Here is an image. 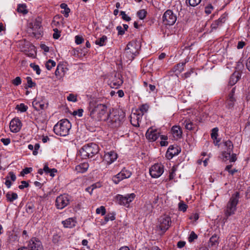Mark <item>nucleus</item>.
Returning <instances> with one entry per match:
<instances>
[{"label": "nucleus", "mask_w": 250, "mask_h": 250, "mask_svg": "<svg viewBox=\"0 0 250 250\" xmlns=\"http://www.w3.org/2000/svg\"><path fill=\"white\" fill-rule=\"evenodd\" d=\"M89 115L95 120H101L107 111V106L104 104H99L95 100L90 101L87 107Z\"/></svg>", "instance_id": "nucleus-1"}, {"label": "nucleus", "mask_w": 250, "mask_h": 250, "mask_svg": "<svg viewBox=\"0 0 250 250\" xmlns=\"http://www.w3.org/2000/svg\"><path fill=\"white\" fill-rule=\"evenodd\" d=\"M125 115L122 112L113 110L108 115L107 119L108 125L112 128L120 126L124 120Z\"/></svg>", "instance_id": "nucleus-2"}, {"label": "nucleus", "mask_w": 250, "mask_h": 250, "mask_svg": "<svg viewBox=\"0 0 250 250\" xmlns=\"http://www.w3.org/2000/svg\"><path fill=\"white\" fill-rule=\"evenodd\" d=\"M239 196L240 194L238 192H235L227 203L224 209L225 215L227 218L235 213L239 202Z\"/></svg>", "instance_id": "nucleus-3"}, {"label": "nucleus", "mask_w": 250, "mask_h": 250, "mask_svg": "<svg viewBox=\"0 0 250 250\" xmlns=\"http://www.w3.org/2000/svg\"><path fill=\"white\" fill-rule=\"evenodd\" d=\"M71 125L67 119L62 120L54 126L55 133L61 136H66L69 134Z\"/></svg>", "instance_id": "nucleus-4"}, {"label": "nucleus", "mask_w": 250, "mask_h": 250, "mask_svg": "<svg viewBox=\"0 0 250 250\" xmlns=\"http://www.w3.org/2000/svg\"><path fill=\"white\" fill-rule=\"evenodd\" d=\"M99 147L95 143L84 145L80 150V154L83 159L91 158L98 153Z\"/></svg>", "instance_id": "nucleus-5"}, {"label": "nucleus", "mask_w": 250, "mask_h": 250, "mask_svg": "<svg viewBox=\"0 0 250 250\" xmlns=\"http://www.w3.org/2000/svg\"><path fill=\"white\" fill-rule=\"evenodd\" d=\"M140 48L141 45L139 42L136 41H132L127 44L125 54L128 59L131 61L139 54Z\"/></svg>", "instance_id": "nucleus-6"}, {"label": "nucleus", "mask_w": 250, "mask_h": 250, "mask_svg": "<svg viewBox=\"0 0 250 250\" xmlns=\"http://www.w3.org/2000/svg\"><path fill=\"white\" fill-rule=\"evenodd\" d=\"M70 197L68 194L60 195L57 197L55 205L58 209H62L66 207L70 202Z\"/></svg>", "instance_id": "nucleus-7"}, {"label": "nucleus", "mask_w": 250, "mask_h": 250, "mask_svg": "<svg viewBox=\"0 0 250 250\" xmlns=\"http://www.w3.org/2000/svg\"><path fill=\"white\" fill-rule=\"evenodd\" d=\"M176 16L171 10H167L163 16V22L165 25H172L176 21Z\"/></svg>", "instance_id": "nucleus-8"}, {"label": "nucleus", "mask_w": 250, "mask_h": 250, "mask_svg": "<svg viewBox=\"0 0 250 250\" xmlns=\"http://www.w3.org/2000/svg\"><path fill=\"white\" fill-rule=\"evenodd\" d=\"M136 195L134 193L128 194L125 196L118 194L116 196L117 203L123 206H128L135 198Z\"/></svg>", "instance_id": "nucleus-9"}, {"label": "nucleus", "mask_w": 250, "mask_h": 250, "mask_svg": "<svg viewBox=\"0 0 250 250\" xmlns=\"http://www.w3.org/2000/svg\"><path fill=\"white\" fill-rule=\"evenodd\" d=\"M164 166L161 164H155L149 169L151 176L154 178L159 177L164 172Z\"/></svg>", "instance_id": "nucleus-10"}, {"label": "nucleus", "mask_w": 250, "mask_h": 250, "mask_svg": "<svg viewBox=\"0 0 250 250\" xmlns=\"http://www.w3.org/2000/svg\"><path fill=\"white\" fill-rule=\"evenodd\" d=\"M122 76L119 74H115L111 76L108 81V84L112 88H118L123 83Z\"/></svg>", "instance_id": "nucleus-11"}, {"label": "nucleus", "mask_w": 250, "mask_h": 250, "mask_svg": "<svg viewBox=\"0 0 250 250\" xmlns=\"http://www.w3.org/2000/svg\"><path fill=\"white\" fill-rule=\"evenodd\" d=\"M171 224V219L167 215H163L159 219V226L160 229L163 231L167 230Z\"/></svg>", "instance_id": "nucleus-12"}, {"label": "nucleus", "mask_w": 250, "mask_h": 250, "mask_svg": "<svg viewBox=\"0 0 250 250\" xmlns=\"http://www.w3.org/2000/svg\"><path fill=\"white\" fill-rule=\"evenodd\" d=\"M27 247L29 250H43L42 242L35 237L29 241Z\"/></svg>", "instance_id": "nucleus-13"}, {"label": "nucleus", "mask_w": 250, "mask_h": 250, "mask_svg": "<svg viewBox=\"0 0 250 250\" xmlns=\"http://www.w3.org/2000/svg\"><path fill=\"white\" fill-rule=\"evenodd\" d=\"M143 115L140 114L139 111H136L130 115V123L134 126H139V123L141 122Z\"/></svg>", "instance_id": "nucleus-14"}, {"label": "nucleus", "mask_w": 250, "mask_h": 250, "mask_svg": "<svg viewBox=\"0 0 250 250\" xmlns=\"http://www.w3.org/2000/svg\"><path fill=\"white\" fill-rule=\"evenodd\" d=\"M22 124L19 118H14L10 123V129L11 132L17 133L21 129Z\"/></svg>", "instance_id": "nucleus-15"}, {"label": "nucleus", "mask_w": 250, "mask_h": 250, "mask_svg": "<svg viewBox=\"0 0 250 250\" xmlns=\"http://www.w3.org/2000/svg\"><path fill=\"white\" fill-rule=\"evenodd\" d=\"M146 136L150 141L154 142L160 136V134L156 129H154L150 127L146 131Z\"/></svg>", "instance_id": "nucleus-16"}, {"label": "nucleus", "mask_w": 250, "mask_h": 250, "mask_svg": "<svg viewBox=\"0 0 250 250\" xmlns=\"http://www.w3.org/2000/svg\"><path fill=\"white\" fill-rule=\"evenodd\" d=\"M235 91V88L233 87L228 95V97L226 101V107L229 109H232L236 101L235 98L234 97Z\"/></svg>", "instance_id": "nucleus-17"}, {"label": "nucleus", "mask_w": 250, "mask_h": 250, "mask_svg": "<svg viewBox=\"0 0 250 250\" xmlns=\"http://www.w3.org/2000/svg\"><path fill=\"white\" fill-rule=\"evenodd\" d=\"M117 158V153L114 151H110L105 153L104 160L108 165H110L116 161Z\"/></svg>", "instance_id": "nucleus-18"}, {"label": "nucleus", "mask_w": 250, "mask_h": 250, "mask_svg": "<svg viewBox=\"0 0 250 250\" xmlns=\"http://www.w3.org/2000/svg\"><path fill=\"white\" fill-rule=\"evenodd\" d=\"M180 152L181 149L178 146H171L168 148L166 155L167 159H170L173 156L178 155Z\"/></svg>", "instance_id": "nucleus-19"}, {"label": "nucleus", "mask_w": 250, "mask_h": 250, "mask_svg": "<svg viewBox=\"0 0 250 250\" xmlns=\"http://www.w3.org/2000/svg\"><path fill=\"white\" fill-rule=\"evenodd\" d=\"M29 26L35 36L36 34H41V23L39 21L36 20L33 23H30Z\"/></svg>", "instance_id": "nucleus-20"}, {"label": "nucleus", "mask_w": 250, "mask_h": 250, "mask_svg": "<svg viewBox=\"0 0 250 250\" xmlns=\"http://www.w3.org/2000/svg\"><path fill=\"white\" fill-rule=\"evenodd\" d=\"M67 69L62 65H58L55 71V75L59 78H62L65 75Z\"/></svg>", "instance_id": "nucleus-21"}, {"label": "nucleus", "mask_w": 250, "mask_h": 250, "mask_svg": "<svg viewBox=\"0 0 250 250\" xmlns=\"http://www.w3.org/2000/svg\"><path fill=\"white\" fill-rule=\"evenodd\" d=\"M171 132L175 139H179L181 138L182 135V131L179 126L175 125L171 128Z\"/></svg>", "instance_id": "nucleus-22"}, {"label": "nucleus", "mask_w": 250, "mask_h": 250, "mask_svg": "<svg viewBox=\"0 0 250 250\" xmlns=\"http://www.w3.org/2000/svg\"><path fill=\"white\" fill-rule=\"evenodd\" d=\"M63 227L66 228H72L75 226L76 221L73 218H69L62 222Z\"/></svg>", "instance_id": "nucleus-23"}, {"label": "nucleus", "mask_w": 250, "mask_h": 250, "mask_svg": "<svg viewBox=\"0 0 250 250\" xmlns=\"http://www.w3.org/2000/svg\"><path fill=\"white\" fill-rule=\"evenodd\" d=\"M88 167L89 165L88 163H83L76 166L75 170L77 173H83L87 171Z\"/></svg>", "instance_id": "nucleus-24"}, {"label": "nucleus", "mask_w": 250, "mask_h": 250, "mask_svg": "<svg viewBox=\"0 0 250 250\" xmlns=\"http://www.w3.org/2000/svg\"><path fill=\"white\" fill-rule=\"evenodd\" d=\"M226 17L227 16L226 15H222L217 20L214 21L211 24L212 28H216L218 26L222 25V23L225 22L226 20Z\"/></svg>", "instance_id": "nucleus-25"}, {"label": "nucleus", "mask_w": 250, "mask_h": 250, "mask_svg": "<svg viewBox=\"0 0 250 250\" xmlns=\"http://www.w3.org/2000/svg\"><path fill=\"white\" fill-rule=\"evenodd\" d=\"M224 146H226V150L223 153H225L228 155L227 157H229V154L231 153L233 148V144L230 141L228 140L224 142Z\"/></svg>", "instance_id": "nucleus-26"}, {"label": "nucleus", "mask_w": 250, "mask_h": 250, "mask_svg": "<svg viewBox=\"0 0 250 250\" xmlns=\"http://www.w3.org/2000/svg\"><path fill=\"white\" fill-rule=\"evenodd\" d=\"M241 77V75L238 72L233 73L229 79V83L230 85L235 84Z\"/></svg>", "instance_id": "nucleus-27"}, {"label": "nucleus", "mask_w": 250, "mask_h": 250, "mask_svg": "<svg viewBox=\"0 0 250 250\" xmlns=\"http://www.w3.org/2000/svg\"><path fill=\"white\" fill-rule=\"evenodd\" d=\"M33 107L36 110H40V109H43L45 107V104L42 102H40L35 99L32 102Z\"/></svg>", "instance_id": "nucleus-28"}, {"label": "nucleus", "mask_w": 250, "mask_h": 250, "mask_svg": "<svg viewBox=\"0 0 250 250\" xmlns=\"http://www.w3.org/2000/svg\"><path fill=\"white\" fill-rule=\"evenodd\" d=\"M183 124L184 125L186 129L189 130H194L196 126L195 124H194L189 119L185 120Z\"/></svg>", "instance_id": "nucleus-29"}, {"label": "nucleus", "mask_w": 250, "mask_h": 250, "mask_svg": "<svg viewBox=\"0 0 250 250\" xmlns=\"http://www.w3.org/2000/svg\"><path fill=\"white\" fill-rule=\"evenodd\" d=\"M107 38L106 36L103 35L102 37L97 39L95 41V43L100 46L105 45Z\"/></svg>", "instance_id": "nucleus-30"}, {"label": "nucleus", "mask_w": 250, "mask_h": 250, "mask_svg": "<svg viewBox=\"0 0 250 250\" xmlns=\"http://www.w3.org/2000/svg\"><path fill=\"white\" fill-rule=\"evenodd\" d=\"M6 198L8 201L12 202L18 198V195L14 192H8L6 194Z\"/></svg>", "instance_id": "nucleus-31"}, {"label": "nucleus", "mask_w": 250, "mask_h": 250, "mask_svg": "<svg viewBox=\"0 0 250 250\" xmlns=\"http://www.w3.org/2000/svg\"><path fill=\"white\" fill-rule=\"evenodd\" d=\"M124 179H125V177L123 175V173H121L120 172L112 177V181L116 184H118Z\"/></svg>", "instance_id": "nucleus-32"}, {"label": "nucleus", "mask_w": 250, "mask_h": 250, "mask_svg": "<svg viewBox=\"0 0 250 250\" xmlns=\"http://www.w3.org/2000/svg\"><path fill=\"white\" fill-rule=\"evenodd\" d=\"M60 7L62 9H64V11H62V13L64 15L65 17H68L69 13L70 12V9L68 7L67 5L63 3L60 5Z\"/></svg>", "instance_id": "nucleus-33"}, {"label": "nucleus", "mask_w": 250, "mask_h": 250, "mask_svg": "<svg viewBox=\"0 0 250 250\" xmlns=\"http://www.w3.org/2000/svg\"><path fill=\"white\" fill-rule=\"evenodd\" d=\"M26 8L27 7L25 4H20L18 5L17 11L19 13H21L23 15H25L28 13V10Z\"/></svg>", "instance_id": "nucleus-34"}, {"label": "nucleus", "mask_w": 250, "mask_h": 250, "mask_svg": "<svg viewBox=\"0 0 250 250\" xmlns=\"http://www.w3.org/2000/svg\"><path fill=\"white\" fill-rule=\"evenodd\" d=\"M222 155L224 157V158H225V160H229L231 162H234L236 160V155L235 154H232L231 155V154H229V157H227L228 155L226 154L225 153H223Z\"/></svg>", "instance_id": "nucleus-35"}, {"label": "nucleus", "mask_w": 250, "mask_h": 250, "mask_svg": "<svg viewBox=\"0 0 250 250\" xmlns=\"http://www.w3.org/2000/svg\"><path fill=\"white\" fill-rule=\"evenodd\" d=\"M201 1V0H186V3L187 5L195 7L198 5Z\"/></svg>", "instance_id": "nucleus-36"}, {"label": "nucleus", "mask_w": 250, "mask_h": 250, "mask_svg": "<svg viewBox=\"0 0 250 250\" xmlns=\"http://www.w3.org/2000/svg\"><path fill=\"white\" fill-rule=\"evenodd\" d=\"M26 211L28 214H31L34 212V206L32 203H28L26 204Z\"/></svg>", "instance_id": "nucleus-37"}, {"label": "nucleus", "mask_w": 250, "mask_h": 250, "mask_svg": "<svg viewBox=\"0 0 250 250\" xmlns=\"http://www.w3.org/2000/svg\"><path fill=\"white\" fill-rule=\"evenodd\" d=\"M149 108V106L147 104H144L142 105L139 110H137L136 111H139L140 114H141L143 116V115L146 113Z\"/></svg>", "instance_id": "nucleus-38"}, {"label": "nucleus", "mask_w": 250, "mask_h": 250, "mask_svg": "<svg viewBox=\"0 0 250 250\" xmlns=\"http://www.w3.org/2000/svg\"><path fill=\"white\" fill-rule=\"evenodd\" d=\"M147 12L145 9H141L137 13V15L140 20H144L146 16Z\"/></svg>", "instance_id": "nucleus-39"}, {"label": "nucleus", "mask_w": 250, "mask_h": 250, "mask_svg": "<svg viewBox=\"0 0 250 250\" xmlns=\"http://www.w3.org/2000/svg\"><path fill=\"white\" fill-rule=\"evenodd\" d=\"M56 65V62L52 60H49L45 63V67L48 70H50L52 67H55Z\"/></svg>", "instance_id": "nucleus-40"}, {"label": "nucleus", "mask_w": 250, "mask_h": 250, "mask_svg": "<svg viewBox=\"0 0 250 250\" xmlns=\"http://www.w3.org/2000/svg\"><path fill=\"white\" fill-rule=\"evenodd\" d=\"M121 173H123V175L125 177V179L129 178L132 175V173L129 170L126 169L125 168H124L120 171Z\"/></svg>", "instance_id": "nucleus-41"}, {"label": "nucleus", "mask_w": 250, "mask_h": 250, "mask_svg": "<svg viewBox=\"0 0 250 250\" xmlns=\"http://www.w3.org/2000/svg\"><path fill=\"white\" fill-rule=\"evenodd\" d=\"M144 209L147 213H149L152 211V206L150 202H146L144 206Z\"/></svg>", "instance_id": "nucleus-42"}, {"label": "nucleus", "mask_w": 250, "mask_h": 250, "mask_svg": "<svg viewBox=\"0 0 250 250\" xmlns=\"http://www.w3.org/2000/svg\"><path fill=\"white\" fill-rule=\"evenodd\" d=\"M115 213H110L107 214L104 217V221L105 222H107L109 220L113 221L115 219Z\"/></svg>", "instance_id": "nucleus-43"}, {"label": "nucleus", "mask_w": 250, "mask_h": 250, "mask_svg": "<svg viewBox=\"0 0 250 250\" xmlns=\"http://www.w3.org/2000/svg\"><path fill=\"white\" fill-rule=\"evenodd\" d=\"M28 107L24 104H21L16 106V109L21 112H25L27 110Z\"/></svg>", "instance_id": "nucleus-44"}, {"label": "nucleus", "mask_w": 250, "mask_h": 250, "mask_svg": "<svg viewBox=\"0 0 250 250\" xmlns=\"http://www.w3.org/2000/svg\"><path fill=\"white\" fill-rule=\"evenodd\" d=\"M179 210L185 212L188 208V206L184 203L183 201H181L178 204Z\"/></svg>", "instance_id": "nucleus-45"}, {"label": "nucleus", "mask_w": 250, "mask_h": 250, "mask_svg": "<svg viewBox=\"0 0 250 250\" xmlns=\"http://www.w3.org/2000/svg\"><path fill=\"white\" fill-rule=\"evenodd\" d=\"M27 85L25 86V88L27 89L28 87L31 88L35 86L36 83L33 82L32 78L30 77H27Z\"/></svg>", "instance_id": "nucleus-46"}, {"label": "nucleus", "mask_w": 250, "mask_h": 250, "mask_svg": "<svg viewBox=\"0 0 250 250\" xmlns=\"http://www.w3.org/2000/svg\"><path fill=\"white\" fill-rule=\"evenodd\" d=\"M96 212L97 214L101 213L102 215H105L106 213L105 207L104 206H101L100 208L96 209Z\"/></svg>", "instance_id": "nucleus-47"}, {"label": "nucleus", "mask_w": 250, "mask_h": 250, "mask_svg": "<svg viewBox=\"0 0 250 250\" xmlns=\"http://www.w3.org/2000/svg\"><path fill=\"white\" fill-rule=\"evenodd\" d=\"M177 170L176 167L173 166L171 169H170L169 175V178L170 180L173 179L175 176V172Z\"/></svg>", "instance_id": "nucleus-48"}, {"label": "nucleus", "mask_w": 250, "mask_h": 250, "mask_svg": "<svg viewBox=\"0 0 250 250\" xmlns=\"http://www.w3.org/2000/svg\"><path fill=\"white\" fill-rule=\"evenodd\" d=\"M30 66L33 69L34 71L36 72V73L38 75H40L41 74V69L39 65H36L34 63H32L30 64Z\"/></svg>", "instance_id": "nucleus-49"}, {"label": "nucleus", "mask_w": 250, "mask_h": 250, "mask_svg": "<svg viewBox=\"0 0 250 250\" xmlns=\"http://www.w3.org/2000/svg\"><path fill=\"white\" fill-rule=\"evenodd\" d=\"M218 131V129L217 128H214L212 129L211 137V138L214 140H217V137L218 136V134H217Z\"/></svg>", "instance_id": "nucleus-50"}, {"label": "nucleus", "mask_w": 250, "mask_h": 250, "mask_svg": "<svg viewBox=\"0 0 250 250\" xmlns=\"http://www.w3.org/2000/svg\"><path fill=\"white\" fill-rule=\"evenodd\" d=\"M197 238V235L195 233L194 231H192L188 237V241L189 242H193L195 239H196Z\"/></svg>", "instance_id": "nucleus-51"}, {"label": "nucleus", "mask_w": 250, "mask_h": 250, "mask_svg": "<svg viewBox=\"0 0 250 250\" xmlns=\"http://www.w3.org/2000/svg\"><path fill=\"white\" fill-rule=\"evenodd\" d=\"M218 238L217 236H212L209 240V243L211 246L215 245L217 243Z\"/></svg>", "instance_id": "nucleus-52"}, {"label": "nucleus", "mask_w": 250, "mask_h": 250, "mask_svg": "<svg viewBox=\"0 0 250 250\" xmlns=\"http://www.w3.org/2000/svg\"><path fill=\"white\" fill-rule=\"evenodd\" d=\"M67 99L68 101H70V102H76L77 101L76 96L73 94H70L67 96Z\"/></svg>", "instance_id": "nucleus-53"}, {"label": "nucleus", "mask_w": 250, "mask_h": 250, "mask_svg": "<svg viewBox=\"0 0 250 250\" xmlns=\"http://www.w3.org/2000/svg\"><path fill=\"white\" fill-rule=\"evenodd\" d=\"M21 80L20 77H17L12 81V83L16 86H18V85L21 84Z\"/></svg>", "instance_id": "nucleus-54"}, {"label": "nucleus", "mask_w": 250, "mask_h": 250, "mask_svg": "<svg viewBox=\"0 0 250 250\" xmlns=\"http://www.w3.org/2000/svg\"><path fill=\"white\" fill-rule=\"evenodd\" d=\"M121 15L122 16V18L126 21H129L131 20V18L128 17L124 11L121 12Z\"/></svg>", "instance_id": "nucleus-55"}, {"label": "nucleus", "mask_w": 250, "mask_h": 250, "mask_svg": "<svg viewBox=\"0 0 250 250\" xmlns=\"http://www.w3.org/2000/svg\"><path fill=\"white\" fill-rule=\"evenodd\" d=\"M83 41L84 40L82 37L79 36H76L75 37V42L77 44H81L83 42Z\"/></svg>", "instance_id": "nucleus-56"}, {"label": "nucleus", "mask_w": 250, "mask_h": 250, "mask_svg": "<svg viewBox=\"0 0 250 250\" xmlns=\"http://www.w3.org/2000/svg\"><path fill=\"white\" fill-rule=\"evenodd\" d=\"M40 147V144L37 143L34 146V150L33 151V154L34 155H37L38 153V150Z\"/></svg>", "instance_id": "nucleus-57"}, {"label": "nucleus", "mask_w": 250, "mask_h": 250, "mask_svg": "<svg viewBox=\"0 0 250 250\" xmlns=\"http://www.w3.org/2000/svg\"><path fill=\"white\" fill-rule=\"evenodd\" d=\"M21 183V185L19 186V188L20 189H22L24 188H27L29 186L28 183H27L26 181H22Z\"/></svg>", "instance_id": "nucleus-58"}, {"label": "nucleus", "mask_w": 250, "mask_h": 250, "mask_svg": "<svg viewBox=\"0 0 250 250\" xmlns=\"http://www.w3.org/2000/svg\"><path fill=\"white\" fill-rule=\"evenodd\" d=\"M32 171L31 167H26L22 170L21 172V175L23 176L24 174H27L30 173Z\"/></svg>", "instance_id": "nucleus-59"}, {"label": "nucleus", "mask_w": 250, "mask_h": 250, "mask_svg": "<svg viewBox=\"0 0 250 250\" xmlns=\"http://www.w3.org/2000/svg\"><path fill=\"white\" fill-rule=\"evenodd\" d=\"M212 9H213V6L211 4H209L206 7L205 12L207 14H209L211 13Z\"/></svg>", "instance_id": "nucleus-60"}, {"label": "nucleus", "mask_w": 250, "mask_h": 250, "mask_svg": "<svg viewBox=\"0 0 250 250\" xmlns=\"http://www.w3.org/2000/svg\"><path fill=\"white\" fill-rule=\"evenodd\" d=\"M116 29L118 31V35H123L125 34V30H124L121 26H117Z\"/></svg>", "instance_id": "nucleus-61"}, {"label": "nucleus", "mask_w": 250, "mask_h": 250, "mask_svg": "<svg viewBox=\"0 0 250 250\" xmlns=\"http://www.w3.org/2000/svg\"><path fill=\"white\" fill-rule=\"evenodd\" d=\"M7 176L9 177V179L11 180L12 181H15L16 179V176L12 171L9 172Z\"/></svg>", "instance_id": "nucleus-62"}, {"label": "nucleus", "mask_w": 250, "mask_h": 250, "mask_svg": "<svg viewBox=\"0 0 250 250\" xmlns=\"http://www.w3.org/2000/svg\"><path fill=\"white\" fill-rule=\"evenodd\" d=\"M54 33L53 34V38L55 39H58L60 37V33L58 31L57 28L54 29Z\"/></svg>", "instance_id": "nucleus-63"}, {"label": "nucleus", "mask_w": 250, "mask_h": 250, "mask_svg": "<svg viewBox=\"0 0 250 250\" xmlns=\"http://www.w3.org/2000/svg\"><path fill=\"white\" fill-rule=\"evenodd\" d=\"M5 184L8 188H10L11 186V182L8 176H7L5 178Z\"/></svg>", "instance_id": "nucleus-64"}]
</instances>
